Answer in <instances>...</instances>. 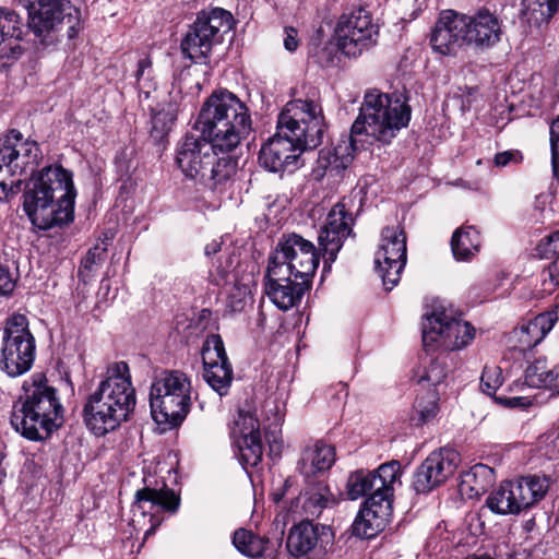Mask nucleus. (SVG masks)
Instances as JSON below:
<instances>
[{
	"instance_id": "f3484780",
	"label": "nucleus",
	"mask_w": 559,
	"mask_h": 559,
	"mask_svg": "<svg viewBox=\"0 0 559 559\" xmlns=\"http://www.w3.org/2000/svg\"><path fill=\"white\" fill-rule=\"evenodd\" d=\"M310 283L304 278H296L288 273L287 267H277L269 263L264 290L280 310L287 311L301 301L304 294L310 287Z\"/></svg>"
},
{
	"instance_id": "bb28decb",
	"label": "nucleus",
	"mask_w": 559,
	"mask_h": 559,
	"mask_svg": "<svg viewBox=\"0 0 559 559\" xmlns=\"http://www.w3.org/2000/svg\"><path fill=\"white\" fill-rule=\"evenodd\" d=\"M318 542V534L311 522L304 521L295 525L287 537L286 547L294 556L309 552Z\"/></svg>"
},
{
	"instance_id": "a211bd4d",
	"label": "nucleus",
	"mask_w": 559,
	"mask_h": 559,
	"mask_svg": "<svg viewBox=\"0 0 559 559\" xmlns=\"http://www.w3.org/2000/svg\"><path fill=\"white\" fill-rule=\"evenodd\" d=\"M459 462L460 454L452 449L430 453L414 474V489L418 493L431 491L453 475Z\"/></svg>"
},
{
	"instance_id": "a18cd8bd",
	"label": "nucleus",
	"mask_w": 559,
	"mask_h": 559,
	"mask_svg": "<svg viewBox=\"0 0 559 559\" xmlns=\"http://www.w3.org/2000/svg\"><path fill=\"white\" fill-rule=\"evenodd\" d=\"M237 425L240 427V433L242 437L261 435L258 419L249 413H240Z\"/></svg>"
},
{
	"instance_id": "ea45409f",
	"label": "nucleus",
	"mask_w": 559,
	"mask_h": 559,
	"mask_svg": "<svg viewBox=\"0 0 559 559\" xmlns=\"http://www.w3.org/2000/svg\"><path fill=\"white\" fill-rule=\"evenodd\" d=\"M242 439L243 442L240 445L241 459L250 466H257L261 462L263 454L261 435L247 436L242 437Z\"/></svg>"
},
{
	"instance_id": "7c9ffc66",
	"label": "nucleus",
	"mask_w": 559,
	"mask_h": 559,
	"mask_svg": "<svg viewBox=\"0 0 559 559\" xmlns=\"http://www.w3.org/2000/svg\"><path fill=\"white\" fill-rule=\"evenodd\" d=\"M177 118L176 106L167 103L152 115L151 138L155 142H160L171 130Z\"/></svg>"
},
{
	"instance_id": "5fc2aeb1",
	"label": "nucleus",
	"mask_w": 559,
	"mask_h": 559,
	"mask_svg": "<svg viewBox=\"0 0 559 559\" xmlns=\"http://www.w3.org/2000/svg\"><path fill=\"white\" fill-rule=\"evenodd\" d=\"M221 250V242L214 240L205 246L204 252L206 255H212Z\"/></svg>"
},
{
	"instance_id": "20e7f679",
	"label": "nucleus",
	"mask_w": 559,
	"mask_h": 559,
	"mask_svg": "<svg viewBox=\"0 0 559 559\" xmlns=\"http://www.w3.org/2000/svg\"><path fill=\"white\" fill-rule=\"evenodd\" d=\"M412 108L404 95L385 94L377 90L365 94L360 112L354 121L349 141L338 143L333 150L319 153L320 167L330 170L347 168L353 159L356 136L362 133L382 144H390L397 133L409 124Z\"/></svg>"
},
{
	"instance_id": "4468645a",
	"label": "nucleus",
	"mask_w": 559,
	"mask_h": 559,
	"mask_svg": "<svg viewBox=\"0 0 559 559\" xmlns=\"http://www.w3.org/2000/svg\"><path fill=\"white\" fill-rule=\"evenodd\" d=\"M406 259V235L403 228L400 226L383 228L374 263L386 290H391L400 282Z\"/></svg>"
},
{
	"instance_id": "dca6fc26",
	"label": "nucleus",
	"mask_w": 559,
	"mask_h": 559,
	"mask_svg": "<svg viewBox=\"0 0 559 559\" xmlns=\"http://www.w3.org/2000/svg\"><path fill=\"white\" fill-rule=\"evenodd\" d=\"M350 201L342 199L328 213L319 233V246L325 260L334 262L345 239L353 235L355 217L350 211Z\"/></svg>"
},
{
	"instance_id": "2f4dec72",
	"label": "nucleus",
	"mask_w": 559,
	"mask_h": 559,
	"mask_svg": "<svg viewBox=\"0 0 559 559\" xmlns=\"http://www.w3.org/2000/svg\"><path fill=\"white\" fill-rule=\"evenodd\" d=\"M233 544L242 555L257 558L264 552L266 542L250 531L239 528L233 535Z\"/></svg>"
},
{
	"instance_id": "1a4fd4ad",
	"label": "nucleus",
	"mask_w": 559,
	"mask_h": 559,
	"mask_svg": "<svg viewBox=\"0 0 559 559\" xmlns=\"http://www.w3.org/2000/svg\"><path fill=\"white\" fill-rule=\"evenodd\" d=\"M191 383L186 373L167 370L151 385L150 405L153 419L169 428L179 426L191 405Z\"/></svg>"
},
{
	"instance_id": "4be33fe9",
	"label": "nucleus",
	"mask_w": 559,
	"mask_h": 559,
	"mask_svg": "<svg viewBox=\"0 0 559 559\" xmlns=\"http://www.w3.org/2000/svg\"><path fill=\"white\" fill-rule=\"evenodd\" d=\"M468 44L476 47H492L501 39L502 21L488 9H480L468 15Z\"/></svg>"
},
{
	"instance_id": "cd10ccee",
	"label": "nucleus",
	"mask_w": 559,
	"mask_h": 559,
	"mask_svg": "<svg viewBox=\"0 0 559 559\" xmlns=\"http://www.w3.org/2000/svg\"><path fill=\"white\" fill-rule=\"evenodd\" d=\"M486 506L491 512L499 515H514L522 512L510 480L503 481L488 495Z\"/></svg>"
},
{
	"instance_id": "c9c22d12",
	"label": "nucleus",
	"mask_w": 559,
	"mask_h": 559,
	"mask_svg": "<svg viewBox=\"0 0 559 559\" xmlns=\"http://www.w3.org/2000/svg\"><path fill=\"white\" fill-rule=\"evenodd\" d=\"M438 401V393L435 389H429L425 394L417 397L414 405L417 424H426L437 416L439 411Z\"/></svg>"
},
{
	"instance_id": "603ef678",
	"label": "nucleus",
	"mask_w": 559,
	"mask_h": 559,
	"mask_svg": "<svg viewBox=\"0 0 559 559\" xmlns=\"http://www.w3.org/2000/svg\"><path fill=\"white\" fill-rule=\"evenodd\" d=\"M547 246L545 253H559V230L546 236L539 247Z\"/></svg>"
},
{
	"instance_id": "680f3d73",
	"label": "nucleus",
	"mask_w": 559,
	"mask_h": 559,
	"mask_svg": "<svg viewBox=\"0 0 559 559\" xmlns=\"http://www.w3.org/2000/svg\"><path fill=\"white\" fill-rule=\"evenodd\" d=\"M476 469H484L485 467L483 465L476 466Z\"/></svg>"
},
{
	"instance_id": "09e8293b",
	"label": "nucleus",
	"mask_w": 559,
	"mask_h": 559,
	"mask_svg": "<svg viewBox=\"0 0 559 559\" xmlns=\"http://www.w3.org/2000/svg\"><path fill=\"white\" fill-rule=\"evenodd\" d=\"M545 455L550 460L559 456V432H551L544 440Z\"/></svg>"
},
{
	"instance_id": "6e6552de",
	"label": "nucleus",
	"mask_w": 559,
	"mask_h": 559,
	"mask_svg": "<svg viewBox=\"0 0 559 559\" xmlns=\"http://www.w3.org/2000/svg\"><path fill=\"white\" fill-rule=\"evenodd\" d=\"M372 474L371 493L353 523V533L364 538H371L384 528L392 512L394 485L401 476V464L399 461L383 463Z\"/></svg>"
},
{
	"instance_id": "4c0bfd02",
	"label": "nucleus",
	"mask_w": 559,
	"mask_h": 559,
	"mask_svg": "<svg viewBox=\"0 0 559 559\" xmlns=\"http://www.w3.org/2000/svg\"><path fill=\"white\" fill-rule=\"evenodd\" d=\"M201 354L203 366H211L221 362V360H228L223 340L218 334H211L206 337Z\"/></svg>"
},
{
	"instance_id": "f704fd0d",
	"label": "nucleus",
	"mask_w": 559,
	"mask_h": 559,
	"mask_svg": "<svg viewBox=\"0 0 559 559\" xmlns=\"http://www.w3.org/2000/svg\"><path fill=\"white\" fill-rule=\"evenodd\" d=\"M107 243L102 241L91 248L85 257L82 259L81 266L79 269V277L86 283L95 273L97 267L102 265L106 258Z\"/></svg>"
},
{
	"instance_id": "c756f323",
	"label": "nucleus",
	"mask_w": 559,
	"mask_h": 559,
	"mask_svg": "<svg viewBox=\"0 0 559 559\" xmlns=\"http://www.w3.org/2000/svg\"><path fill=\"white\" fill-rule=\"evenodd\" d=\"M203 367V378L206 383L217 392L219 396L226 395L234 379L233 367L229 360H221L218 364Z\"/></svg>"
},
{
	"instance_id": "393cba45",
	"label": "nucleus",
	"mask_w": 559,
	"mask_h": 559,
	"mask_svg": "<svg viewBox=\"0 0 559 559\" xmlns=\"http://www.w3.org/2000/svg\"><path fill=\"white\" fill-rule=\"evenodd\" d=\"M511 488L522 511L543 500L549 490L550 479L546 475H526L510 480Z\"/></svg>"
},
{
	"instance_id": "c85d7f7f",
	"label": "nucleus",
	"mask_w": 559,
	"mask_h": 559,
	"mask_svg": "<svg viewBox=\"0 0 559 559\" xmlns=\"http://www.w3.org/2000/svg\"><path fill=\"white\" fill-rule=\"evenodd\" d=\"M336 502L329 486L319 481L306 489L302 508L306 513L319 516L324 509L334 507Z\"/></svg>"
},
{
	"instance_id": "f03ea898",
	"label": "nucleus",
	"mask_w": 559,
	"mask_h": 559,
	"mask_svg": "<svg viewBox=\"0 0 559 559\" xmlns=\"http://www.w3.org/2000/svg\"><path fill=\"white\" fill-rule=\"evenodd\" d=\"M39 158L38 144L24 140L20 131L13 129L0 138V170L10 176L32 173L23 209L34 227L48 230L73 221L76 191L72 173L61 165H48L34 174Z\"/></svg>"
},
{
	"instance_id": "37998d69",
	"label": "nucleus",
	"mask_w": 559,
	"mask_h": 559,
	"mask_svg": "<svg viewBox=\"0 0 559 559\" xmlns=\"http://www.w3.org/2000/svg\"><path fill=\"white\" fill-rule=\"evenodd\" d=\"M543 290L550 294L556 286H559V255L542 273Z\"/></svg>"
},
{
	"instance_id": "49530a36",
	"label": "nucleus",
	"mask_w": 559,
	"mask_h": 559,
	"mask_svg": "<svg viewBox=\"0 0 559 559\" xmlns=\"http://www.w3.org/2000/svg\"><path fill=\"white\" fill-rule=\"evenodd\" d=\"M522 154L518 150H510L497 153L493 163L497 167H506L510 164H518L522 160Z\"/></svg>"
},
{
	"instance_id": "58836bf2",
	"label": "nucleus",
	"mask_w": 559,
	"mask_h": 559,
	"mask_svg": "<svg viewBox=\"0 0 559 559\" xmlns=\"http://www.w3.org/2000/svg\"><path fill=\"white\" fill-rule=\"evenodd\" d=\"M448 374V367L444 358L436 357L424 368L423 373L418 376V383L425 386H436L440 384Z\"/></svg>"
},
{
	"instance_id": "9b49d317",
	"label": "nucleus",
	"mask_w": 559,
	"mask_h": 559,
	"mask_svg": "<svg viewBox=\"0 0 559 559\" xmlns=\"http://www.w3.org/2000/svg\"><path fill=\"white\" fill-rule=\"evenodd\" d=\"M35 352L36 342L28 319L19 313L11 316L2 333L1 369L10 377L27 372L33 366Z\"/></svg>"
},
{
	"instance_id": "ddd939ff",
	"label": "nucleus",
	"mask_w": 559,
	"mask_h": 559,
	"mask_svg": "<svg viewBox=\"0 0 559 559\" xmlns=\"http://www.w3.org/2000/svg\"><path fill=\"white\" fill-rule=\"evenodd\" d=\"M320 255L316 246L297 234L284 236L277 243L269 263L277 267H287L296 278L311 282L319 266Z\"/></svg>"
},
{
	"instance_id": "39448f33",
	"label": "nucleus",
	"mask_w": 559,
	"mask_h": 559,
	"mask_svg": "<svg viewBox=\"0 0 559 559\" xmlns=\"http://www.w3.org/2000/svg\"><path fill=\"white\" fill-rule=\"evenodd\" d=\"M136 405L130 368L124 361L107 366L104 378L86 397L83 421L95 436L103 437L129 419Z\"/></svg>"
},
{
	"instance_id": "a19ab883",
	"label": "nucleus",
	"mask_w": 559,
	"mask_h": 559,
	"mask_svg": "<svg viewBox=\"0 0 559 559\" xmlns=\"http://www.w3.org/2000/svg\"><path fill=\"white\" fill-rule=\"evenodd\" d=\"M503 381L502 370L498 366H486L480 377V389L487 395H493Z\"/></svg>"
},
{
	"instance_id": "de8ad7c7",
	"label": "nucleus",
	"mask_w": 559,
	"mask_h": 559,
	"mask_svg": "<svg viewBox=\"0 0 559 559\" xmlns=\"http://www.w3.org/2000/svg\"><path fill=\"white\" fill-rule=\"evenodd\" d=\"M498 403L510 408H526L532 405V400L528 396H496Z\"/></svg>"
},
{
	"instance_id": "13d9d810",
	"label": "nucleus",
	"mask_w": 559,
	"mask_h": 559,
	"mask_svg": "<svg viewBox=\"0 0 559 559\" xmlns=\"http://www.w3.org/2000/svg\"><path fill=\"white\" fill-rule=\"evenodd\" d=\"M554 390L559 394V364L552 369Z\"/></svg>"
},
{
	"instance_id": "f257e3e1",
	"label": "nucleus",
	"mask_w": 559,
	"mask_h": 559,
	"mask_svg": "<svg viewBox=\"0 0 559 559\" xmlns=\"http://www.w3.org/2000/svg\"><path fill=\"white\" fill-rule=\"evenodd\" d=\"M248 106L227 90L214 92L203 103L194 123L200 136L187 134L176 147L181 173L200 185L215 189L236 173L237 160L217 157L230 153L253 130Z\"/></svg>"
},
{
	"instance_id": "79ce46f5",
	"label": "nucleus",
	"mask_w": 559,
	"mask_h": 559,
	"mask_svg": "<svg viewBox=\"0 0 559 559\" xmlns=\"http://www.w3.org/2000/svg\"><path fill=\"white\" fill-rule=\"evenodd\" d=\"M550 147L554 174L559 181V115L550 126Z\"/></svg>"
},
{
	"instance_id": "72a5a7b5",
	"label": "nucleus",
	"mask_w": 559,
	"mask_h": 559,
	"mask_svg": "<svg viewBox=\"0 0 559 559\" xmlns=\"http://www.w3.org/2000/svg\"><path fill=\"white\" fill-rule=\"evenodd\" d=\"M524 380L530 388L551 386L554 389L552 369H548L544 359H538L526 367Z\"/></svg>"
},
{
	"instance_id": "e433bc0d",
	"label": "nucleus",
	"mask_w": 559,
	"mask_h": 559,
	"mask_svg": "<svg viewBox=\"0 0 559 559\" xmlns=\"http://www.w3.org/2000/svg\"><path fill=\"white\" fill-rule=\"evenodd\" d=\"M525 14L536 22L548 21L558 10L559 0H523Z\"/></svg>"
},
{
	"instance_id": "4d7b16f0",
	"label": "nucleus",
	"mask_w": 559,
	"mask_h": 559,
	"mask_svg": "<svg viewBox=\"0 0 559 559\" xmlns=\"http://www.w3.org/2000/svg\"><path fill=\"white\" fill-rule=\"evenodd\" d=\"M138 67H139L138 70H146L152 67V61L148 57L145 56V57L139 59Z\"/></svg>"
},
{
	"instance_id": "a878e982",
	"label": "nucleus",
	"mask_w": 559,
	"mask_h": 559,
	"mask_svg": "<svg viewBox=\"0 0 559 559\" xmlns=\"http://www.w3.org/2000/svg\"><path fill=\"white\" fill-rule=\"evenodd\" d=\"M481 239L478 230L471 225L455 229L451 238V250L459 262L472 261L480 251Z\"/></svg>"
},
{
	"instance_id": "b1692460",
	"label": "nucleus",
	"mask_w": 559,
	"mask_h": 559,
	"mask_svg": "<svg viewBox=\"0 0 559 559\" xmlns=\"http://www.w3.org/2000/svg\"><path fill=\"white\" fill-rule=\"evenodd\" d=\"M334 462V448L322 441H317L302 449L297 469L308 478L330 469Z\"/></svg>"
},
{
	"instance_id": "3c124183",
	"label": "nucleus",
	"mask_w": 559,
	"mask_h": 559,
	"mask_svg": "<svg viewBox=\"0 0 559 559\" xmlns=\"http://www.w3.org/2000/svg\"><path fill=\"white\" fill-rule=\"evenodd\" d=\"M417 49L408 48L401 57L397 68L399 70H407L408 68L416 67Z\"/></svg>"
},
{
	"instance_id": "5701e85b",
	"label": "nucleus",
	"mask_w": 559,
	"mask_h": 559,
	"mask_svg": "<svg viewBox=\"0 0 559 559\" xmlns=\"http://www.w3.org/2000/svg\"><path fill=\"white\" fill-rule=\"evenodd\" d=\"M179 502L180 499L175 491L165 485L159 490L145 487L136 491L132 511L134 514L136 512H140L142 515L150 513L152 516L159 510L174 513L177 511Z\"/></svg>"
},
{
	"instance_id": "473e14b6",
	"label": "nucleus",
	"mask_w": 559,
	"mask_h": 559,
	"mask_svg": "<svg viewBox=\"0 0 559 559\" xmlns=\"http://www.w3.org/2000/svg\"><path fill=\"white\" fill-rule=\"evenodd\" d=\"M372 471L357 469L349 474L346 483V492L350 500L370 496L372 490Z\"/></svg>"
},
{
	"instance_id": "052dcab7",
	"label": "nucleus",
	"mask_w": 559,
	"mask_h": 559,
	"mask_svg": "<svg viewBox=\"0 0 559 559\" xmlns=\"http://www.w3.org/2000/svg\"><path fill=\"white\" fill-rule=\"evenodd\" d=\"M143 72H140V71H136V80H139V76L140 74H142Z\"/></svg>"
},
{
	"instance_id": "2eb2a0df",
	"label": "nucleus",
	"mask_w": 559,
	"mask_h": 559,
	"mask_svg": "<svg viewBox=\"0 0 559 559\" xmlns=\"http://www.w3.org/2000/svg\"><path fill=\"white\" fill-rule=\"evenodd\" d=\"M335 36L341 51L348 57H356L376 44L378 26L372 23L369 12L359 8L340 17Z\"/></svg>"
},
{
	"instance_id": "0eeeda50",
	"label": "nucleus",
	"mask_w": 559,
	"mask_h": 559,
	"mask_svg": "<svg viewBox=\"0 0 559 559\" xmlns=\"http://www.w3.org/2000/svg\"><path fill=\"white\" fill-rule=\"evenodd\" d=\"M27 10V27L34 44L43 49L55 46L67 28V36H76L80 11L69 0H20Z\"/></svg>"
},
{
	"instance_id": "f8f14e48",
	"label": "nucleus",
	"mask_w": 559,
	"mask_h": 559,
	"mask_svg": "<svg viewBox=\"0 0 559 559\" xmlns=\"http://www.w3.org/2000/svg\"><path fill=\"white\" fill-rule=\"evenodd\" d=\"M475 336V329L467 321L455 318L444 308H436L423 322V345L426 353L437 348L461 349Z\"/></svg>"
},
{
	"instance_id": "423d86ee",
	"label": "nucleus",
	"mask_w": 559,
	"mask_h": 559,
	"mask_svg": "<svg viewBox=\"0 0 559 559\" xmlns=\"http://www.w3.org/2000/svg\"><path fill=\"white\" fill-rule=\"evenodd\" d=\"M24 395L14 403L10 423L23 437L47 439L62 424L63 407L57 390L43 376L24 384Z\"/></svg>"
},
{
	"instance_id": "bf43d9fd",
	"label": "nucleus",
	"mask_w": 559,
	"mask_h": 559,
	"mask_svg": "<svg viewBox=\"0 0 559 559\" xmlns=\"http://www.w3.org/2000/svg\"><path fill=\"white\" fill-rule=\"evenodd\" d=\"M278 448V444L276 443V441L274 440V444L271 445V450H273L274 448Z\"/></svg>"
},
{
	"instance_id": "864d4df0",
	"label": "nucleus",
	"mask_w": 559,
	"mask_h": 559,
	"mask_svg": "<svg viewBox=\"0 0 559 559\" xmlns=\"http://www.w3.org/2000/svg\"><path fill=\"white\" fill-rule=\"evenodd\" d=\"M299 45L297 31L294 27L285 28L284 47L288 51H295Z\"/></svg>"
},
{
	"instance_id": "412c9836",
	"label": "nucleus",
	"mask_w": 559,
	"mask_h": 559,
	"mask_svg": "<svg viewBox=\"0 0 559 559\" xmlns=\"http://www.w3.org/2000/svg\"><path fill=\"white\" fill-rule=\"evenodd\" d=\"M23 27L22 19L16 12L0 9V70L10 68L21 57Z\"/></svg>"
},
{
	"instance_id": "6e6d98bb",
	"label": "nucleus",
	"mask_w": 559,
	"mask_h": 559,
	"mask_svg": "<svg viewBox=\"0 0 559 559\" xmlns=\"http://www.w3.org/2000/svg\"><path fill=\"white\" fill-rule=\"evenodd\" d=\"M287 487V480L284 483L283 487L282 488H278L276 490H274L272 493H271V497L273 499L274 502H280L284 495H285V489Z\"/></svg>"
},
{
	"instance_id": "7ed1b4c3",
	"label": "nucleus",
	"mask_w": 559,
	"mask_h": 559,
	"mask_svg": "<svg viewBox=\"0 0 559 559\" xmlns=\"http://www.w3.org/2000/svg\"><path fill=\"white\" fill-rule=\"evenodd\" d=\"M325 130L322 110L316 102L287 103L278 115L276 133L260 150V165L271 173L293 171L304 151L322 144Z\"/></svg>"
},
{
	"instance_id": "8fccbe9b",
	"label": "nucleus",
	"mask_w": 559,
	"mask_h": 559,
	"mask_svg": "<svg viewBox=\"0 0 559 559\" xmlns=\"http://www.w3.org/2000/svg\"><path fill=\"white\" fill-rule=\"evenodd\" d=\"M15 282L7 266L0 264V295H9L13 292Z\"/></svg>"
},
{
	"instance_id": "c03bdc74",
	"label": "nucleus",
	"mask_w": 559,
	"mask_h": 559,
	"mask_svg": "<svg viewBox=\"0 0 559 559\" xmlns=\"http://www.w3.org/2000/svg\"><path fill=\"white\" fill-rule=\"evenodd\" d=\"M231 264L233 261L229 255L225 257L224 261L223 257H219L217 264L214 265V270L210 272L212 282L216 285H221L223 282H225L231 270Z\"/></svg>"
},
{
	"instance_id": "9d476101",
	"label": "nucleus",
	"mask_w": 559,
	"mask_h": 559,
	"mask_svg": "<svg viewBox=\"0 0 559 559\" xmlns=\"http://www.w3.org/2000/svg\"><path fill=\"white\" fill-rule=\"evenodd\" d=\"M234 24L233 14L223 8L202 10L181 41L182 55L194 64H206L213 47L222 44Z\"/></svg>"
},
{
	"instance_id": "6ab92c4d",
	"label": "nucleus",
	"mask_w": 559,
	"mask_h": 559,
	"mask_svg": "<svg viewBox=\"0 0 559 559\" xmlns=\"http://www.w3.org/2000/svg\"><path fill=\"white\" fill-rule=\"evenodd\" d=\"M468 15L452 10L443 11L431 32L432 49L443 56L453 55L468 44Z\"/></svg>"
},
{
	"instance_id": "aec40b11",
	"label": "nucleus",
	"mask_w": 559,
	"mask_h": 559,
	"mask_svg": "<svg viewBox=\"0 0 559 559\" xmlns=\"http://www.w3.org/2000/svg\"><path fill=\"white\" fill-rule=\"evenodd\" d=\"M558 320L559 305H554L534 318L522 321L509 336L511 347L520 353L532 349L547 336Z\"/></svg>"
}]
</instances>
